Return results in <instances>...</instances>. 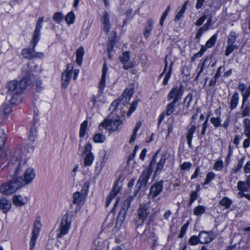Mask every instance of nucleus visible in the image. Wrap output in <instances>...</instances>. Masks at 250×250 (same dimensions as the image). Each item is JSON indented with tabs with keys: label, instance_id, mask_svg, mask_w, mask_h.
Segmentation results:
<instances>
[{
	"label": "nucleus",
	"instance_id": "1",
	"mask_svg": "<svg viewBox=\"0 0 250 250\" xmlns=\"http://www.w3.org/2000/svg\"><path fill=\"white\" fill-rule=\"evenodd\" d=\"M156 155L152 158L148 168L145 169L140 175L137 184L135 186V191L134 195L136 196L138 191L143 186L146 185L148 180L151 174L152 169L155 166L156 163Z\"/></svg>",
	"mask_w": 250,
	"mask_h": 250
},
{
	"label": "nucleus",
	"instance_id": "2",
	"mask_svg": "<svg viewBox=\"0 0 250 250\" xmlns=\"http://www.w3.org/2000/svg\"><path fill=\"white\" fill-rule=\"evenodd\" d=\"M30 83V81L27 80L26 76L20 81L9 82L7 84L8 92L10 94H21Z\"/></svg>",
	"mask_w": 250,
	"mask_h": 250
},
{
	"label": "nucleus",
	"instance_id": "3",
	"mask_svg": "<svg viewBox=\"0 0 250 250\" xmlns=\"http://www.w3.org/2000/svg\"><path fill=\"white\" fill-rule=\"evenodd\" d=\"M122 121L119 116L114 119H105L99 125V128L102 130L105 128L110 132L120 130L121 128Z\"/></svg>",
	"mask_w": 250,
	"mask_h": 250
},
{
	"label": "nucleus",
	"instance_id": "4",
	"mask_svg": "<svg viewBox=\"0 0 250 250\" xmlns=\"http://www.w3.org/2000/svg\"><path fill=\"white\" fill-rule=\"evenodd\" d=\"M72 215L70 212H66L62 217L61 223L58 229L57 236L61 238L67 234L70 228L72 222Z\"/></svg>",
	"mask_w": 250,
	"mask_h": 250
},
{
	"label": "nucleus",
	"instance_id": "5",
	"mask_svg": "<svg viewBox=\"0 0 250 250\" xmlns=\"http://www.w3.org/2000/svg\"><path fill=\"white\" fill-rule=\"evenodd\" d=\"M133 93L132 88L125 89L120 98L114 101L110 105L109 109L110 111H115L119 105L127 104L129 102L130 98Z\"/></svg>",
	"mask_w": 250,
	"mask_h": 250
},
{
	"label": "nucleus",
	"instance_id": "6",
	"mask_svg": "<svg viewBox=\"0 0 250 250\" xmlns=\"http://www.w3.org/2000/svg\"><path fill=\"white\" fill-rule=\"evenodd\" d=\"M21 182L18 181V179L14 178L9 183L1 185L0 186V192L5 195H11L21 187Z\"/></svg>",
	"mask_w": 250,
	"mask_h": 250
},
{
	"label": "nucleus",
	"instance_id": "7",
	"mask_svg": "<svg viewBox=\"0 0 250 250\" xmlns=\"http://www.w3.org/2000/svg\"><path fill=\"white\" fill-rule=\"evenodd\" d=\"M79 73V70L78 69H73V66L72 64H68L65 71L62 74V86L66 88L72 76L74 80H76Z\"/></svg>",
	"mask_w": 250,
	"mask_h": 250
},
{
	"label": "nucleus",
	"instance_id": "8",
	"mask_svg": "<svg viewBox=\"0 0 250 250\" xmlns=\"http://www.w3.org/2000/svg\"><path fill=\"white\" fill-rule=\"evenodd\" d=\"M150 208L148 205H141L137 210L138 218L135 220V224L137 227L142 226L144 221L146 220L150 213Z\"/></svg>",
	"mask_w": 250,
	"mask_h": 250
},
{
	"label": "nucleus",
	"instance_id": "9",
	"mask_svg": "<svg viewBox=\"0 0 250 250\" xmlns=\"http://www.w3.org/2000/svg\"><path fill=\"white\" fill-rule=\"evenodd\" d=\"M107 67L106 64L104 63L103 67L102 78L99 85V92L97 94L94 95L92 99V101L93 102V104H95L98 102H100L102 101V100L100 99V97L102 95L103 91L105 85V78L107 73Z\"/></svg>",
	"mask_w": 250,
	"mask_h": 250
},
{
	"label": "nucleus",
	"instance_id": "10",
	"mask_svg": "<svg viewBox=\"0 0 250 250\" xmlns=\"http://www.w3.org/2000/svg\"><path fill=\"white\" fill-rule=\"evenodd\" d=\"M17 150L15 152V155L17 156L14 161V175L18 176L19 175L23 169H26L27 165L26 163V158H23L24 155L19 156V152Z\"/></svg>",
	"mask_w": 250,
	"mask_h": 250
},
{
	"label": "nucleus",
	"instance_id": "11",
	"mask_svg": "<svg viewBox=\"0 0 250 250\" xmlns=\"http://www.w3.org/2000/svg\"><path fill=\"white\" fill-rule=\"evenodd\" d=\"M92 148V146L90 143H87L84 146L83 151L84 156L83 165L85 167L91 166L94 160V154L91 152Z\"/></svg>",
	"mask_w": 250,
	"mask_h": 250
},
{
	"label": "nucleus",
	"instance_id": "12",
	"mask_svg": "<svg viewBox=\"0 0 250 250\" xmlns=\"http://www.w3.org/2000/svg\"><path fill=\"white\" fill-rule=\"evenodd\" d=\"M35 177V171L32 167H29L26 169L23 178L21 177L16 178L18 181L21 182V187L30 184L32 182Z\"/></svg>",
	"mask_w": 250,
	"mask_h": 250
},
{
	"label": "nucleus",
	"instance_id": "13",
	"mask_svg": "<svg viewBox=\"0 0 250 250\" xmlns=\"http://www.w3.org/2000/svg\"><path fill=\"white\" fill-rule=\"evenodd\" d=\"M33 46H30L28 48H24L22 50L21 54L24 58L31 59L34 58H42L43 54L42 52H35Z\"/></svg>",
	"mask_w": 250,
	"mask_h": 250
},
{
	"label": "nucleus",
	"instance_id": "14",
	"mask_svg": "<svg viewBox=\"0 0 250 250\" xmlns=\"http://www.w3.org/2000/svg\"><path fill=\"white\" fill-rule=\"evenodd\" d=\"M183 90L184 88L182 85L173 88L167 95V100L170 101L173 99L172 101L177 103L181 99L183 94Z\"/></svg>",
	"mask_w": 250,
	"mask_h": 250
},
{
	"label": "nucleus",
	"instance_id": "15",
	"mask_svg": "<svg viewBox=\"0 0 250 250\" xmlns=\"http://www.w3.org/2000/svg\"><path fill=\"white\" fill-rule=\"evenodd\" d=\"M163 188V182L160 181L152 185L150 189L149 196L154 198L158 196L162 191Z\"/></svg>",
	"mask_w": 250,
	"mask_h": 250
},
{
	"label": "nucleus",
	"instance_id": "16",
	"mask_svg": "<svg viewBox=\"0 0 250 250\" xmlns=\"http://www.w3.org/2000/svg\"><path fill=\"white\" fill-rule=\"evenodd\" d=\"M86 197L85 192L76 191L72 195V203L81 206L84 204Z\"/></svg>",
	"mask_w": 250,
	"mask_h": 250
},
{
	"label": "nucleus",
	"instance_id": "17",
	"mask_svg": "<svg viewBox=\"0 0 250 250\" xmlns=\"http://www.w3.org/2000/svg\"><path fill=\"white\" fill-rule=\"evenodd\" d=\"M101 20L103 31L106 33H108L111 29V24L109 21V15L106 11L103 13Z\"/></svg>",
	"mask_w": 250,
	"mask_h": 250
},
{
	"label": "nucleus",
	"instance_id": "18",
	"mask_svg": "<svg viewBox=\"0 0 250 250\" xmlns=\"http://www.w3.org/2000/svg\"><path fill=\"white\" fill-rule=\"evenodd\" d=\"M133 199V196H130L128 197L124 202L122 206L121 209L119 213L118 217L119 218H123L124 219L125 216L126 214V212L127 211L130 202Z\"/></svg>",
	"mask_w": 250,
	"mask_h": 250
},
{
	"label": "nucleus",
	"instance_id": "19",
	"mask_svg": "<svg viewBox=\"0 0 250 250\" xmlns=\"http://www.w3.org/2000/svg\"><path fill=\"white\" fill-rule=\"evenodd\" d=\"M12 201L14 205L21 207L27 202L28 199L26 197L20 195H14L12 197Z\"/></svg>",
	"mask_w": 250,
	"mask_h": 250
},
{
	"label": "nucleus",
	"instance_id": "20",
	"mask_svg": "<svg viewBox=\"0 0 250 250\" xmlns=\"http://www.w3.org/2000/svg\"><path fill=\"white\" fill-rule=\"evenodd\" d=\"M200 243L202 244L208 243L210 242L213 238L208 232L202 231L199 234Z\"/></svg>",
	"mask_w": 250,
	"mask_h": 250
},
{
	"label": "nucleus",
	"instance_id": "21",
	"mask_svg": "<svg viewBox=\"0 0 250 250\" xmlns=\"http://www.w3.org/2000/svg\"><path fill=\"white\" fill-rule=\"evenodd\" d=\"M120 190V188L116 185H114L109 195L107 197L105 206L108 207L112 200L117 195Z\"/></svg>",
	"mask_w": 250,
	"mask_h": 250
},
{
	"label": "nucleus",
	"instance_id": "22",
	"mask_svg": "<svg viewBox=\"0 0 250 250\" xmlns=\"http://www.w3.org/2000/svg\"><path fill=\"white\" fill-rule=\"evenodd\" d=\"M11 207V202L6 198H0V210L5 213L9 211Z\"/></svg>",
	"mask_w": 250,
	"mask_h": 250
},
{
	"label": "nucleus",
	"instance_id": "23",
	"mask_svg": "<svg viewBox=\"0 0 250 250\" xmlns=\"http://www.w3.org/2000/svg\"><path fill=\"white\" fill-rule=\"evenodd\" d=\"M154 21L152 20L149 19L147 21V24L145 26L143 34L145 38L147 39L150 35L153 29Z\"/></svg>",
	"mask_w": 250,
	"mask_h": 250
},
{
	"label": "nucleus",
	"instance_id": "24",
	"mask_svg": "<svg viewBox=\"0 0 250 250\" xmlns=\"http://www.w3.org/2000/svg\"><path fill=\"white\" fill-rule=\"evenodd\" d=\"M168 154L165 153L161 156V159L157 165L156 169V173H159L162 171V169H163L165 162L168 157Z\"/></svg>",
	"mask_w": 250,
	"mask_h": 250
},
{
	"label": "nucleus",
	"instance_id": "25",
	"mask_svg": "<svg viewBox=\"0 0 250 250\" xmlns=\"http://www.w3.org/2000/svg\"><path fill=\"white\" fill-rule=\"evenodd\" d=\"M196 129V127L195 126V125H192V126L188 129V132L187 134L186 139L187 140L188 146L190 148L191 147V141L193 134L195 132Z\"/></svg>",
	"mask_w": 250,
	"mask_h": 250
},
{
	"label": "nucleus",
	"instance_id": "26",
	"mask_svg": "<svg viewBox=\"0 0 250 250\" xmlns=\"http://www.w3.org/2000/svg\"><path fill=\"white\" fill-rule=\"evenodd\" d=\"M77 63L80 65L82 62L84 54V49L83 47H79L76 52Z\"/></svg>",
	"mask_w": 250,
	"mask_h": 250
},
{
	"label": "nucleus",
	"instance_id": "27",
	"mask_svg": "<svg viewBox=\"0 0 250 250\" xmlns=\"http://www.w3.org/2000/svg\"><path fill=\"white\" fill-rule=\"evenodd\" d=\"M176 103L175 102L172 101L167 105L166 109V114L167 116L170 115L174 111L176 107Z\"/></svg>",
	"mask_w": 250,
	"mask_h": 250
},
{
	"label": "nucleus",
	"instance_id": "28",
	"mask_svg": "<svg viewBox=\"0 0 250 250\" xmlns=\"http://www.w3.org/2000/svg\"><path fill=\"white\" fill-rule=\"evenodd\" d=\"M238 94L237 93H234L231 97L230 102V108L231 110H233L236 107L238 102Z\"/></svg>",
	"mask_w": 250,
	"mask_h": 250
},
{
	"label": "nucleus",
	"instance_id": "29",
	"mask_svg": "<svg viewBox=\"0 0 250 250\" xmlns=\"http://www.w3.org/2000/svg\"><path fill=\"white\" fill-rule=\"evenodd\" d=\"M105 140V136L102 133H96L94 135L93 137V141L97 143H103L104 142Z\"/></svg>",
	"mask_w": 250,
	"mask_h": 250
},
{
	"label": "nucleus",
	"instance_id": "30",
	"mask_svg": "<svg viewBox=\"0 0 250 250\" xmlns=\"http://www.w3.org/2000/svg\"><path fill=\"white\" fill-rule=\"evenodd\" d=\"M87 125V121H84L81 124L79 132V136L81 138L83 137L86 135Z\"/></svg>",
	"mask_w": 250,
	"mask_h": 250
},
{
	"label": "nucleus",
	"instance_id": "31",
	"mask_svg": "<svg viewBox=\"0 0 250 250\" xmlns=\"http://www.w3.org/2000/svg\"><path fill=\"white\" fill-rule=\"evenodd\" d=\"M141 125L142 123H141V122H138V123H137L136 126L134 129L133 133L130 139L129 143H132L135 140L136 138L137 133L140 128Z\"/></svg>",
	"mask_w": 250,
	"mask_h": 250
},
{
	"label": "nucleus",
	"instance_id": "32",
	"mask_svg": "<svg viewBox=\"0 0 250 250\" xmlns=\"http://www.w3.org/2000/svg\"><path fill=\"white\" fill-rule=\"evenodd\" d=\"M238 35L236 34L235 32H230L228 37L227 43L234 44V43L236 42V39Z\"/></svg>",
	"mask_w": 250,
	"mask_h": 250
},
{
	"label": "nucleus",
	"instance_id": "33",
	"mask_svg": "<svg viewBox=\"0 0 250 250\" xmlns=\"http://www.w3.org/2000/svg\"><path fill=\"white\" fill-rule=\"evenodd\" d=\"M40 32L36 31L34 32V34L33 35L32 39L30 43V46L32 45L34 47H35L37 43L39 42L40 40Z\"/></svg>",
	"mask_w": 250,
	"mask_h": 250
},
{
	"label": "nucleus",
	"instance_id": "34",
	"mask_svg": "<svg viewBox=\"0 0 250 250\" xmlns=\"http://www.w3.org/2000/svg\"><path fill=\"white\" fill-rule=\"evenodd\" d=\"M11 98L10 102L12 104H19L21 103V94H10Z\"/></svg>",
	"mask_w": 250,
	"mask_h": 250
},
{
	"label": "nucleus",
	"instance_id": "35",
	"mask_svg": "<svg viewBox=\"0 0 250 250\" xmlns=\"http://www.w3.org/2000/svg\"><path fill=\"white\" fill-rule=\"evenodd\" d=\"M41 227V221L40 220H36L34 223V229L32 231V234L38 236V234L40 231Z\"/></svg>",
	"mask_w": 250,
	"mask_h": 250
},
{
	"label": "nucleus",
	"instance_id": "36",
	"mask_svg": "<svg viewBox=\"0 0 250 250\" xmlns=\"http://www.w3.org/2000/svg\"><path fill=\"white\" fill-rule=\"evenodd\" d=\"M173 64L172 62L170 63L169 68L168 69V71L166 73V74L164 77L163 82V84L164 85H166L167 84L168 80L169 79L171 75V71H172V65Z\"/></svg>",
	"mask_w": 250,
	"mask_h": 250
},
{
	"label": "nucleus",
	"instance_id": "37",
	"mask_svg": "<svg viewBox=\"0 0 250 250\" xmlns=\"http://www.w3.org/2000/svg\"><path fill=\"white\" fill-rule=\"evenodd\" d=\"M237 188L240 191H248L249 187L247 181L246 182L239 181L237 184Z\"/></svg>",
	"mask_w": 250,
	"mask_h": 250
},
{
	"label": "nucleus",
	"instance_id": "38",
	"mask_svg": "<svg viewBox=\"0 0 250 250\" xmlns=\"http://www.w3.org/2000/svg\"><path fill=\"white\" fill-rule=\"evenodd\" d=\"M6 136L2 129L0 130V149H2L6 143Z\"/></svg>",
	"mask_w": 250,
	"mask_h": 250
},
{
	"label": "nucleus",
	"instance_id": "39",
	"mask_svg": "<svg viewBox=\"0 0 250 250\" xmlns=\"http://www.w3.org/2000/svg\"><path fill=\"white\" fill-rule=\"evenodd\" d=\"M75 16L72 12L68 13L65 17V21L68 24H72L74 22Z\"/></svg>",
	"mask_w": 250,
	"mask_h": 250
},
{
	"label": "nucleus",
	"instance_id": "40",
	"mask_svg": "<svg viewBox=\"0 0 250 250\" xmlns=\"http://www.w3.org/2000/svg\"><path fill=\"white\" fill-rule=\"evenodd\" d=\"M237 48L238 46L235 44H228L225 51V55L229 56L231 52Z\"/></svg>",
	"mask_w": 250,
	"mask_h": 250
},
{
	"label": "nucleus",
	"instance_id": "41",
	"mask_svg": "<svg viewBox=\"0 0 250 250\" xmlns=\"http://www.w3.org/2000/svg\"><path fill=\"white\" fill-rule=\"evenodd\" d=\"M220 204L222 206L225 207L226 208H228L231 204V201L228 198L225 197L220 200Z\"/></svg>",
	"mask_w": 250,
	"mask_h": 250
},
{
	"label": "nucleus",
	"instance_id": "42",
	"mask_svg": "<svg viewBox=\"0 0 250 250\" xmlns=\"http://www.w3.org/2000/svg\"><path fill=\"white\" fill-rule=\"evenodd\" d=\"M63 15L61 12L55 13L53 17V20L57 23H60L63 20Z\"/></svg>",
	"mask_w": 250,
	"mask_h": 250
},
{
	"label": "nucleus",
	"instance_id": "43",
	"mask_svg": "<svg viewBox=\"0 0 250 250\" xmlns=\"http://www.w3.org/2000/svg\"><path fill=\"white\" fill-rule=\"evenodd\" d=\"M2 109L4 115H5L6 116H8L12 111L11 105L8 104H3Z\"/></svg>",
	"mask_w": 250,
	"mask_h": 250
},
{
	"label": "nucleus",
	"instance_id": "44",
	"mask_svg": "<svg viewBox=\"0 0 250 250\" xmlns=\"http://www.w3.org/2000/svg\"><path fill=\"white\" fill-rule=\"evenodd\" d=\"M217 39V35H213L206 43V46L208 48L212 47L215 43Z\"/></svg>",
	"mask_w": 250,
	"mask_h": 250
},
{
	"label": "nucleus",
	"instance_id": "45",
	"mask_svg": "<svg viewBox=\"0 0 250 250\" xmlns=\"http://www.w3.org/2000/svg\"><path fill=\"white\" fill-rule=\"evenodd\" d=\"M205 209L203 206H198L196 207L194 209V214L195 215L198 216L205 212Z\"/></svg>",
	"mask_w": 250,
	"mask_h": 250
},
{
	"label": "nucleus",
	"instance_id": "46",
	"mask_svg": "<svg viewBox=\"0 0 250 250\" xmlns=\"http://www.w3.org/2000/svg\"><path fill=\"white\" fill-rule=\"evenodd\" d=\"M129 54L128 52H125L123 53L122 56L120 57V61L123 63H126L129 60Z\"/></svg>",
	"mask_w": 250,
	"mask_h": 250
},
{
	"label": "nucleus",
	"instance_id": "47",
	"mask_svg": "<svg viewBox=\"0 0 250 250\" xmlns=\"http://www.w3.org/2000/svg\"><path fill=\"white\" fill-rule=\"evenodd\" d=\"M199 239V236L193 235L189 238L188 242L191 245H196L200 243Z\"/></svg>",
	"mask_w": 250,
	"mask_h": 250
},
{
	"label": "nucleus",
	"instance_id": "48",
	"mask_svg": "<svg viewBox=\"0 0 250 250\" xmlns=\"http://www.w3.org/2000/svg\"><path fill=\"white\" fill-rule=\"evenodd\" d=\"M215 174L213 172H208L204 183V185H208L211 180L215 178Z\"/></svg>",
	"mask_w": 250,
	"mask_h": 250
},
{
	"label": "nucleus",
	"instance_id": "49",
	"mask_svg": "<svg viewBox=\"0 0 250 250\" xmlns=\"http://www.w3.org/2000/svg\"><path fill=\"white\" fill-rule=\"evenodd\" d=\"M43 21V17H40L38 20L37 22L36 23V28L35 30V31H36V32H41V28L42 27V23Z\"/></svg>",
	"mask_w": 250,
	"mask_h": 250
},
{
	"label": "nucleus",
	"instance_id": "50",
	"mask_svg": "<svg viewBox=\"0 0 250 250\" xmlns=\"http://www.w3.org/2000/svg\"><path fill=\"white\" fill-rule=\"evenodd\" d=\"M210 121L211 123L215 127L217 128L220 126L221 120L219 117L216 118L212 117Z\"/></svg>",
	"mask_w": 250,
	"mask_h": 250
},
{
	"label": "nucleus",
	"instance_id": "51",
	"mask_svg": "<svg viewBox=\"0 0 250 250\" xmlns=\"http://www.w3.org/2000/svg\"><path fill=\"white\" fill-rule=\"evenodd\" d=\"M250 96V85L247 87L246 90L245 91V93H243V105L244 104L245 102L247 101L248 98Z\"/></svg>",
	"mask_w": 250,
	"mask_h": 250
},
{
	"label": "nucleus",
	"instance_id": "52",
	"mask_svg": "<svg viewBox=\"0 0 250 250\" xmlns=\"http://www.w3.org/2000/svg\"><path fill=\"white\" fill-rule=\"evenodd\" d=\"M243 161L244 158H241L239 160L237 165L232 169V170L234 173H237L242 167L243 165Z\"/></svg>",
	"mask_w": 250,
	"mask_h": 250
},
{
	"label": "nucleus",
	"instance_id": "53",
	"mask_svg": "<svg viewBox=\"0 0 250 250\" xmlns=\"http://www.w3.org/2000/svg\"><path fill=\"white\" fill-rule=\"evenodd\" d=\"M208 61V59L206 58L202 62V63L201 64V66L200 64L198 65V67H200V70L197 73V76L195 78V80H197L199 77V76L201 75V74L203 72L204 70L205 66L207 63V62Z\"/></svg>",
	"mask_w": 250,
	"mask_h": 250
},
{
	"label": "nucleus",
	"instance_id": "54",
	"mask_svg": "<svg viewBox=\"0 0 250 250\" xmlns=\"http://www.w3.org/2000/svg\"><path fill=\"white\" fill-rule=\"evenodd\" d=\"M37 235L32 234V237L30 241V249L29 250H33L38 238Z\"/></svg>",
	"mask_w": 250,
	"mask_h": 250
},
{
	"label": "nucleus",
	"instance_id": "55",
	"mask_svg": "<svg viewBox=\"0 0 250 250\" xmlns=\"http://www.w3.org/2000/svg\"><path fill=\"white\" fill-rule=\"evenodd\" d=\"M188 224H189L188 222H187L181 228V230H180V232L179 235V238H183V236H184V235L187 231V229H188Z\"/></svg>",
	"mask_w": 250,
	"mask_h": 250
},
{
	"label": "nucleus",
	"instance_id": "56",
	"mask_svg": "<svg viewBox=\"0 0 250 250\" xmlns=\"http://www.w3.org/2000/svg\"><path fill=\"white\" fill-rule=\"evenodd\" d=\"M223 167V163L222 161L218 160L216 162L214 165V168L216 170L220 171L221 170Z\"/></svg>",
	"mask_w": 250,
	"mask_h": 250
},
{
	"label": "nucleus",
	"instance_id": "57",
	"mask_svg": "<svg viewBox=\"0 0 250 250\" xmlns=\"http://www.w3.org/2000/svg\"><path fill=\"white\" fill-rule=\"evenodd\" d=\"M192 166V164L190 162H184L180 165L181 169L183 170H189Z\"/></svg>",
	"mask_w": 250,
	"mask_h": 250
},
{
	"label": "nucleus",
	"instance_id": "58",
	"mask_svg": "<svg viewBox=\"0 0 250 250\" xmlns=\"http://www.w3.org/2000/svg\"><path fill=\"white\" fill-rule=\"evenodd\" d=\"M137 101H134L132 103V104H131V105L130 106L129 110L127 113V115L128 116H129L131 115V114L135 111V110L137 107Z\"/></svg>",
	"mask_w": 250,
	"mask_h": 250
},
{
	"label": "nucleus",
	"instance_id": "59",
	"mask_svg": "<svg viewBox=\"0 0 250 250\" xmlns=\"http://www.w3.org/2000/svg\"><path fill=\"white\" fill-rule=\"evenodd\" d=\"M209 116H208L204 123H203V126H202V129L201 131V135L202 136L205 135L206 129L208 127V120Z\"/></svg>",
	"mask_w": 250,
	"mask_h": 250
},
{
	"label": "nucleus",
	"instance_id": "60",
	"mask_svg": "<svg viewBox=\"0 0 250 250\" xmlns=\"http://www.w3.org/2000/svg\"><path fill=\"white\" fill-rule=\"evenodd\" d=\"M114 46V42L112 41H109L107 44V50L108 53L109 58H111V52L112 51Z\"/></svg>",
	"mask_w": 250,
	"mask_h": 250
},
{
	"label": "nucleus",
	"instance_id": "61",
	"mask_svg": "<svg viewBox=\"0 0 250 250\" xmlns=\"http://www.w3.org/2000/svg\"><path fill=\"white\" fill-rule=\"evenodd\" d=\"M123 218H118V220L116 222V226L113 229V230L116 232L121 227L122 221H123Z\"/></svg>",
	"mask_w": 250,
	"mask_h": 250
},
{
	"label": "nucleus",
	"instance_id": "62",
	"mask_svg": "<svg viewBox=\"0 0 250 250\" xmlns=\"http://www.w3.org/2000/svg\"><path fill=\"white\" fill-rule=\"evenodd\" d=\"M206 31H207V30H205V29L204 27H202L200 28H199V29L198 30L197 32L196 33L195 39H197V40H199L200 37L202 35V34Z\"/></svg>",
	"mask_w": 250,
	"mask_h": 250
},
{
	"label": "nucleus",
	"instance_id": "63",
	"mask_svg": "<svg viewBox=\"0 0 250 250\" xmlns=\"http://www.w3.org/2000/svg\"><path fill=\"white\" fill-rule=\"evenodd\" d=\"M207 18V16L205 15H203L201 17H200L198 20L196 21L195 22V25L197 26H200L202 25L203 22L205 21Z\"/></svg>",
	"mask_w": 250,
	"mask_h": 250
},
{
	"label": "nucleus",
	"instance_id": "64",
	"mask_svg": "<svg viewBox=\"0 0 250 250\" xmlns=\"http://www.w3.org/2000/svg\"><path fill=\"white\" fill-rule=\"evenodd\" d=\"M244 169L245 173H250V161L247 162L246 164L244 166Z\"/></svg>",
	"mask_w": 250,
	"mask_h": 250
}]
</instances>
